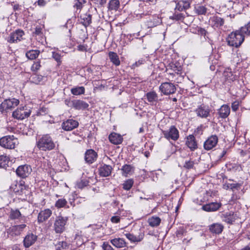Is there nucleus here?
<instances>
[{
    "instance_id": "59",
    "label": "nucleus",
    "mask_w": 250,
    "mask_h": 250,
    "mask_svg": "<svg viewBox=\"0 0 250 250\" xmlns=\"http://www.w3.org/2000/svg\"><path fill=\"white\" fill-rule=\"evenodd\" d=\"M42 33V29L40 27H36L34 33L37 35H40Z\"/></svg>"
},
{
    "instance_id": "44",
    "label": "nucleus",
    "mask_w": 250,
    "mask_h": 250,
    "mask_svg": "<svg viewBox=\"0 0 250 250\" xmlns=\"http://www.w3.org/2000/svg\"><path fill=\"white\" fill-rule=\"evenodd\" d=\"M133 184V179H128L123 184V188L125 190H128L132 187Z\"/></svg>"
},
{
    "instance_id": "11",
    "label": "nucleus",
    "mask_w": 250,
    "mask_h": 250,
    "mask_svg": "<svg viewBox=\"0 0 250 250\" xmlns=\"http://www.w3.org/2000/svg\"><path fill=\"white\" fill-rule=\"evenodd\" d=\"M160 90L165 95H169L175 93L176 87L170 83H164L160 86Z\"/></svg>"
},
{
    "instance_id": "3",
    "label": "nucleus",
    "mask_w": 250,
    "mask_h": 250,
    "mask_svg": "<svg viewBox=\"0 0 250 250\" xmlns=\"http://www.w3.org/2000/svg\"><path fill=\"white\" fill-rule=\"evenodd\" d=\"M19 144L17 138L13 135H8L0 139V146L8 148L13 149Z\"/></svg>"
},
{
    "instance_id": "34",
    "label": "nucleus",
    "mask_w": 250,
    "mask_h": 250,
    "mask_svg": "<svg viewBox=\"0 0 250 250\" xmlns=\"http://www.w3.org/2000/svg\"><path fill=\"white\" fill-rule=\"evenodd\" d=\"M81 20L82 23L87 27L91 22V16L90 14H84L81 16Z\"/></svg>"
},
{
    "instance_id": "25",
    "label": "nucleus",
    "mask_w": 250,
    "mask_h": 250,
    "mask_svg": "<svg viewBox=\"0 0 250 250\" xmlns=\"http://www.w3.org/2000/svg\"><path fill=\"white\" fill-rule=\"evenodd\" d=\"M109 141L113 144L119 145L122 143L123 141L122 136L116 133H111L108 137Z\"/></svg>"
},
{
    "instance_id": "20",
    "label": "nucleus",
    "mask_w": 250,
    "mask_h": 250,
    "mask_svg": "<svg viewBox=\"0 0 250 250\" xmlns=\"http://www.w3.org/2000/svg\"><path fill=\"white\" fill-rule=\"evenodd\" d=\"M97 158V153L93 149H88L85 153L84 159L85 161L92 164L95 162Z\"/></svg>"
},
{
    "instance_id": "12",
    "label": "nucleus",
    "mask_w": 250,
    "mask_h": 250,
    "mask_svg": "<svg viewBox=\"0 0 250 250\" xmlns=\"http://www.w3.org/2000/svg\"><path fill=\"white\" fill-rule=\"evenodd\" d=\"M31 171V167L27 165L20 166L16 170L17 174L21 178L27 177Z\"/></svg>"
},
{
    "instance_id": "64",
    "label": "nucleus",
    "mask_w": 250,
    "mask_h": 250,
    "mask_svg": "<svg viewBox=\"0 0 250 250\" xmlns=\"http://www.w3.org/2000/svg\"><path fill=\"white\" fill-rule=\"evenodd\" d=\"M37 3L38 5L40 6H43L45 5L46 2L44 0H38L37 1Z\"/></svg>"
},
{
    "instance_id": "15",
    "label": "nucleus",
    "mask_w": 250,
    "mask_h": 250,
    "mask_svg": "<svg viewBox=\"0 0 250 250\" xmlns=\"http://www.w3.org/2000/svg\"><path fill=\"white\" fill-rule=\"evenodd\" d=\"M52 214V210L49 208L40 211L38 215V223L41 224L44 222L51 216Z\"/></svg>"
},
{
    "instance_id": "23",
    "label": "nucleus",
    "mask_w": 250,
    "mask_h": 250,
    "mask_svg": "<svg viewBox=\"0 0 250 250\" xmlns=\"http://www.w3.org/2000/svg\"><path fill=\"white\" fill-rule=\"evenodd\" d=\"M112 167L110 165L104 164L99 168V174L102 177H107L110 175Z\"/></svg>"
},
{
    "instance_id": "28",
    "label": "nucleus",
    "mask_w": 250,
    "mask_h": 250,
    "mask_svg": "<svg viewBox=\"0 0 250 250\" xmlns=\"http://www.w3.org/2000/svg\"><path fill=\"white\" fill-rule=\"evenodd\" d=\"M147 100L151 104H156L158 101V95L156 92L151 91L147 93L146 95Z\"/></svg>"
},
{
    "instance_id": "40",
    "label": "nucleus",
    "mask_w": 250,
    "mask_h": 250,
    "mask_svg": "<svg viewBox=\"0 0 250 250\" xmlns=\"http://www.w3.org/2000/svg\"><path fill=\"white\" fill-rule=\"evenodd\" d=\"M125 235L127 239H128L130 241L135 242H140L143 239V235L136 236L133 234H131L129 233H127L125 234Z\"/></svg>"
},
{
    "instance_id": "16",
    "label": "nucleus",
    "mask_w": 250,
    "mask_h": 250,
    "mask_svg": "<svg viewBox=\"0 0 250 250\" xmlns=\"http://www.w3.org/2000/svg\"><path fill=\"white\" fill-rule=\"evenodd\" d=\"M26 227V225L25 224L12 226L8 229L7 233L12 236L19 235Z\"/></svg>"
},
{
    "instance_id": "27",
    "label": "nucleus",
    "mask_w": 250,
    "mask_h": 250,
    "mask_svg": "<svg viewBox=\"0 0 250 250\" xmlns=\"http://www.w3.org/2000/svg\"><path fill=\"white\" fill-rule=\"evenodd\" d=\"M110 243L117 248H123L126 246V243L123 238H116L110 240Z\"/></svg>"
},
{
    "instance_id": "45",
    "label": "nucleus",
    "mask_w": 250,
    "mask_h": 250,
    "mask_svg": "<svg viewBox=\"0 0 250 250\" xmlns=\"http://www.w3.org/2000/svg\"><path fill=\"white\" fill-rule=\"evenodd\" d=\"M67 203V201L65 199H59L55 203V206L58 208H62L64 207Z\"/></svg>"
},
{
    "instance_id": "19",
    "label": "nucleus",
    "mask_w": 250,
    "mask_h": 250,
    "mask_svg": "<svg viewBox=\"0 0 250 250\" xmlns=\"http://www.w3.org/2000/svg\"><path fill=\"white\" fill-rule=\"evenodd\" d=\"M209 23L214 28H219L224 24V20L218 16H213L209 19Z\"/></svg>"
},
{
    "instance_id": "30",
    "label": "nucleus",
    "mask_w": 250,
    "mask_h": 250,
    "mask_svg": "<svg viewBox=\"0 0 250 250\" xmlns=\"http://www.w3.org/2000/svg\"><path fill=\"white\" fill-rule=\"evenodd\" d=\"M108 57L110 61L116 66H119L120 64V61L119 56L117 53L114 52H109Z\"/></svg>"
},
{
    "instance_id": "24",
    "label": "nucleus",
    "mask_w": 250,
    "mask_h": 250,
    "mask_svg": "<svg viewBox=\"0 0 250 250\" xmlns=\"http://www.w3.org/2000/svg\"><path fill=\"white\" fill-rule=\"evenodd\" d=\"M186 144L191 151H193L197 148L195 138L192 135H190L187 137Z\"/></svg>"
},
{
    "instance_id": "43",
    "label": "nucleus",
    "mask_w": 250,
    "mask_h": 250,
    "mask_svg": "<svg viewBox=\"0 0 250 250\" xmlns=\"http://www.w3.org/2000/svg\"><path fill=\"white\" fill-rule=\"evenodd\" d=\"M229 70V69L228 70H226L224 73V75L227 80L230 82L233 81L236 79V76L233 75L232 72Z\"/></svg>"
},
{
    "instance_id": "14",
    "label": "nucleus",
    "mask_w": 250,
    "mask_h": 250,
    "mask_svg": "<svg viewBox=\"0 0 250 250\" xmlns=\"http://www.w3.org/2000/svg\"><path fill=\"white\" fill-rule=\"evenodd\" d=\"M68 103L71 104L70 106H72L77 110H84L89 106V104L87 103L80 100H75ZM67 104L69 106L68 104Z\"/></svg>"
},
{
    "instance_id": "52",
    "label": "nucleus",
    "mask_w": 250,
    "mask_h": 250,
    "mask_svg": "<svg viewBox=\"0 0 250 250\" xmlns=\"http://www.w3.org/2000/svg\"><path fill=\"white\" fill-rule=\"evenodd\" d=\"M41 67L40 61L35 62L31 66V70L36 72L40 69Z\"/></svg>"
},
{
    "instance_id": "9",
    "label": "nucleus",
    "mask_w": 250,
    "mask_h": 250,
    "mask_svg": "<svg viewBox=\"0 0 250 250\" xmlns=\"http://www.w3.org/2000/svg\"><path fill=\"white\" fill-rule=\"evenodd\" d=\"M218 142V136L216 135H211L204 142V148L206 150H210L217 146Z\"/></svg>"
},
{
    "instance_id": "8",
    "label": "nucleus",
    "mask_w": 250,
    "mask_h": 250,
    "mask_svg": "<svg viewBox=\"0 0 250 250\" xmlns=\"http://www.w3.org/2000/svg\"><path fill=\"white\" fill-rule=\"evenodd\" d=\"M164 136L167 139L176 141L179 137V131L175 126L172 125L167 130L163 131Z\"/></svg>"
},
{
    "instance_id": "54",
    "label": "nucleus",
    "mask_w": 250,
    "mask_h": 250,
    "mask_svg": "<svg viewBox=\"0 0 250 250\" xmlns=\"http://www.w3.org/2000/svg\"><path fill=\"white\" fill-rule=\"evenodd\" d=\"M194 165V162L193 161L189 160L186 161L184 165V167L187 169L192 168Z\"/></svg>"
},
{
    "instance_id": "39",
    "label": "nucleus",
    "mask_w": 250,
    "mask_h": 250,
    "mask_svg": "<svg viewBox=\"0 0 250 250\" xmlns=\"http://www.w3.org/2000/svg\"><path fill=\"white\" fill-rule=\"evenodd\" d=\"M43 77L37 74H33L31 76L30 81L31 83L35 84H40L42 81Z\"/></svg>"
},
{
    "instance_id": "63",
    "label": "nucleus",
    "mask_w": 250,
    "mask_h": 250,
    "mask_svg": "<svg viewBox=\"0 0 250 250\" xmlns=\"http://www.w3.org/2000/svg\"><path fill=\"white\" fill-rule=\"evenodd\" d=\"M157 20L158 21H155V23H153L152 24H151V21H148V25L150 26V27H152V26H156L158 23L159 22V21H158V18L157 17Z\"/></svg>"
},
{
    "instance_id": "18",
    "label": "nucleus",
    "mask_w": 250,
    "mask_h": 250,
    "mask_svg": "<svg viewBox=\"0 0 250 250\" xmlns=\"http://www.w3.org/2000/svg\"><path fill=\"white\" fill-rule=\"evenodd\" d=\"M37 240V236L33 233H28L24 237L23 244L25 248H28L32 246Z\"/></svg>"
},
{
    "instance_id": "38",
    "label": "nucleus",
    "mask_w": 250,
    "mask_h": 250,
    "mask_svg": "<svg viewBox=\"0 0 250 250\" xmlns=\"http://www.w3.org/2000/svg\"><path fill=\"white\" fill-rule=\"evenodd\" d=\"M85 92V88L83 86H78L72 88L71 89V92L74 95H80L83 94Z\"/></svg>"
},
{
    "instance_id": "41",
    "label": "nucleus",
    "mask_w": 250,
    "mask_h": 250,
    "mask_svg": "<svg viewBox=\"0 0 250 250\" xmlns=\"http://www.w3.org/2000/svg\"><path fill=\"white\" fill-rule=\"evenodd\" d=\"M86 241V238H83L81 234H77L75 236L74 243H76L77 246L79 247L82 245Z\"/></svg>"
},
{
    "instance_id": "32",
    "label": "nucleus",
    "mask_w": 250,
    "mask_h": 250,
    "mask_svg": "<svg viewBox=\"0 0 250 250\" xmlns=\"http://www.w3.org/2000/svg\"><path fill=\"white\" fill-rule=\"evenodd\" d=\"M190 6V3L188 1H181L177 3L175 7V10L179 11H182L183 10L188 9Z\"/></svg>"
},
{
    "instance_id": "46",
    "label": "nucleus",
    "mask_w": 250,
    "mask_h": 250,
    "mask_svg": "<svg viewBox=\"0 0 250 250\" xmlns=\"http://www.w3.org/2000/svg\"><path fill=\"white\" fill-rule=\"evenodd\" d=\"M21 216V213L20 211L18 210H12L10 214V218L12 219H18Z\"/></svg>"
},
{
    "instance_id": "48",
    "label": "nucleus",
    "mask_w": 250,
    "mask_h": 250,
    "mask_svg": "<svg viewBox=\"0 0 250 250\" xmlns=\"http://www.w3.org/2000/svg\"><path fill=\"white\" fill-rule=\"evenodd\" d=\"M195 11L199 15H204L207 12V8L204 6L200 5L195 8Z\"/></svg>"
},
{
    "instance_id": "31",
    "label": "nucleus",
    "mask_w": 250,
    "mask_h": 250,
    "mask_svg": "<svg viewBox=\"0 0 250 250\" xmlns=\"http://www.w3.org/2000/svg\"><path fill=\"white\" fill-rule=\"evenodd\" d=\"M147 222L151 227H156L160 224L161 219L157 216H152L148 219Z\"/></svg>"
},
{
    "instance_id": "60",
    "label": "nucleus",
    "mask_w": 250,
    "mask_h": 250,
    "mask_svg": "<svg viewBox=\"0 0 250 250\" xmlns=\"http://www.w3.org/2000/svg\"><path fill=\"white\" fill-rule=\"evenodd\" d=\"M198 32L199 34H200L202 35H204V36L206 35V33H207L206 30L205 29H204V28H199L198 30Z\"/></svg>"
},
{
    "instance_id": "56",
    "label": "nucleus",
    "mask_w": 250,
    "mask_h": 250,
    "mask_svg": "<svg viewBox=\"0 0 250 250\" xmlns=\"http://www.w3.org/2000/svg\"><path fill=\"white\" fill-rule=\"evenodd\" d=\"M102 248L104 250H114V249L107 242H105L103 243Z\"/></svg>"
},
{
    "instance_id": "26",
    "label": "nucleus",
    "mask_w": 250,
    "mask_h": 250,
    "mask_svg": "<svg viewBox=\"0 0 250 250\" xmlns=\"http://www.w3.org/2000/svg\"><path fill=\"white\" fill-rule=\"evenodd\" d=\"M223 229L224 226L220 223H213L209 226V230L212 233L220 234Z\"/></svg>"
},
{
    "instance_id": "61",
    "label": "nucleus",
    "mask_w": 250,
    "mask_h": 250,
    "mask_svg": "<svg viewBox=\"0 0 250 250\" xmlns=\"http://www.w3.org/2000/svg\"><path fill=\"white\" fill-rule=\"evenodd\" d=\"M95 1L97 4L101 6L104 5L106 2V0H95Z\"/></svg>"
},
{
    "instance_id": "7",
    "label": "nucleus",
    "mask_w": 250,
    "mask_h": 250,
    "mask_svg": "<svg viewBox=\"0 0 250 250\" xmlns=\"http://www.w3.org/2000/svg\"><path fill=\"white\" fill-rule=\"evenodd\" d=\"M210 111L209 107L204 104L198 106L194 110L197 116L201 118H207L210 115Z\"/></svg>"
},
{
    "instance_id": "55",
    "label": "nucleus",
    "mask_w": 250,
    "mask_h": 250,
    "mask_svg": "<svg viewBox=\"0 0 250 250\" xmlns=\"http://www.w3.org/2000/svg\"><path fill=\"white\" fill-rule=\"evenodd\" d=\"M122 218H121V217L118 214H117L115 216H113L111 218V221L112 223H118L120 222V220L122 219Z\"/></svg>"
},
{
    "instance_id": "49",
    "label": "nucleus",
    "mask_w": 250,
    "mask_h": 250,
    "mask_svg": "<svg viewBox=\"0 0 250 250\" xmlns=\"http://www.w3.org/2000/svg\"><path fill=\"white\" fill-rule=\"evenodd\" d=\"M52 57L57 62L58 65H60L62 63L61 56L56 52H52Z\"/></svg>"
},
{
    "instance_id": "2",
    "label": "nucleus",
    "mask_w": 250,
    "mask_h": 250,
    "mask_svg": "<svg viewBox=\"0 0 250 250\" xmlns=\"http://www.w3.org/2000/svg\"><path fill=\"white\" fill-rule=\"evenodd\" d=\"M37 146L41 150L49 151L55 148V144L49 134H45L37 142Z\"/></svg>"
},
{
    "instance_id": "4",
    "label": "nucleus",
    "mask_w": 250,
    "mask_h": 250,
    "mask_svg": "<svg viewBox=\"0 0 250 250\" xmlns=\"http://www.w3.org/2000/svg\"><path fill=\"white\" fill-rule=\"evenodd\" d=\"M68 221L67 217L58 216L56 217L54 223V229L57 233H62L65 229V226Z\"/></svg>"
},
{
    "instance_id": "1",
    "label": "nucleus",
    "mask_w": 250,
    "mask_h": 250,
    "mask_svg": "<svg viewBox=\"0 0 250 250\" xmlns=\"http://www.w3.org/2000/svg\"><path fill=\"white\" fill-rule=\"evenodd\" d=\"M244 40L245 36L240 29L231 32L227 38L228 44L236 48L239 47L243 42Z\"/></svg>"
},
{
    "instance_id": "6",
    "label": "nucleus",
    "mask_w": 250,
    "mask_h": 250,
    "mask_svg": "<svg viewBox=\"0 0 250 250\" xmlns=\"http://www.w3.org/2000/svg\"><path fill=\"white\" fill-rule=\"evenodd\" d=\"M31 113L30 108L26 106L18 108L12 114L13 117L18 120H22L28 117Z\"/></svg>"
},
{
    "instance_id": "47",
    "label": "nucleus",
    "mask_w": 250,
    "mask_h": 250,
    "mask_svg": "<svg viewBox=\"0 0 250 250\" xmlns=\"http://www.w3.org/2000/svg\"><path fill=\"white\" fill-rule=\"evenodd\" d=\"M240 30L242 34L250 36V22L243 27H242Z\"/></svg>"
},
{
    "instance_id": "51",
    "label": "nucleus",
    "mask_w": 250,
    "mask_h": 250,
    "mask_svg": "<svg viewBox=\"0 0 250 250\" xmlns=\"http://www.w3.org/2000/svg\"><path fill=\"white\" fill-rule=\"evenodd\" d=\"M74 7L77 9H81L83 7V4L86 2V0H75Z\"/></svg>"
},
{
    "instance_id": "42",
    "label": "nucleus",
    "mask_w": 250,
    "mask_h": 250,
    "mask_svg": "<svg viewBox=\"0 0 250 250\" xmlns=\"http://www.w3.org/2000/svg\"><path fill=\"white\" fill-rule=\"evenodd\" d=\"M170 69L175 73H177V74L181 73L182 67L179 63H172L170 64Z\"/></svg>"
},
{
    "instance_id": "58",
    "label": "nucleus",
    "mask_w": 250,
    "mask_h": 250,
    "mask_svg": "<svg viewBox=\"0 0 250 250\" xmlns=\"http://www.w3.org/2000/svg\"><path fill=\"white\" fill-rule=\"evenodd\" d=\"M239 187V185L236 183H230L229 188L230 189L233 190L234 189H237Z\"/></svg>"
},
{
    "instance_id": "10",
    "label": "nucleus",
    "mask_w": 250,
    "mask_h": 250,
    "mask_svg": "<svg viewBox=\"0 0 250 250\" xmlns=\"http://www.w3.org/2000/svg\"><path fill=\"white\" fill-rule=\"evenodd\" d=\"M24 35V33L22 30H16L10 34L7 41L8 42L11 43H17L23 39Z\"/></svg>"
},
{
    "instance_id": "57",
    "label": "nucleus",
    "mask_w": 250,
    "mask_h": 250,
    "mask_svg": "<svg viewBox=\"0 0 250 250\" xmlns=\"http://www.w3.org/2000/svg\"><path fill=\"white\" fill-rule=\"evenodd\" d=\"M231 107L233 111H236L239 108V103L237 101L234 102L232 103Z\"/></svg>"
},
{
    "instance_id": "5",
    "label": "nucleus",
    "mask_w": 250,
    "mask_h": 250,
    "mask_svg": "<svg viewBox=\"0 0 250 250\" xmlns=\"http://www.w3.org/2000/svg\"><path fill=\"white\" fill-rule=\"evenodd\" d=\"M19 103V100L15 98L6 99L0 105V111L7 112L17 106Z\"/></svg>"
},
{
    "instance_id": "62",
    "label": "nucleus",
    "mask_w": 250,
    "mask_h": 250,
    "mask_svg": "<svg viewBox=\"0 0 250 250\" xmlns=\"http://www.w3.org/2000/svg\"><path fill=\"white\" fill-rule=\"evenodd\" d=\"M126 214H127V213L124 211H119L116 213V214L120 216L121 218L123 216H125Z\"/></svg>"
},
{
    "instance_id": "50",
    "label": "nucleus",
    "mask_w": 250,
    "mask_h": 250,
    "mask_svg": "<svg viewBox=\"0 0 250 250\" xmlns=\"http://www.w3.org/2000/svg\"><path fill=\"white\" fill-rule=\"evenodd\" d=\"M88 184V182L86 180H82L77 183L76 186L80 189H83L86 187Z\"/></svg>"
},
{
    "instance_id": "21",
    "label": "nucleus",
    "mask_w": 250,
    "mask_h": 250,
    "mask_svg": "<svg viewBox=\"0 0 250 250\" xmlns=\"http://www.w3.org/2000/svg\"><path fill=\"white\" fill-rule=\"evenodd\" d=\"M221 206L222 204L221 203L212 202L203 206L202 208L203 210L206 211H215L217 210Z\"/></svg>"
},
{
    "instance_id": "22",
    "label": "nucleus",
    "mask_w": 250,
    "mask_h": 250,
    "mask_svg": "<svg viewBox=\"0 0 250 250\" xmlns=\"http://www.w3.org/2000/svg\"><path fill=\"white\" fill-rule=\"evenodd\" d=\"M230 109L228 104H223L218 110V114L220 118L226 119L229 115Z\"/></svg>"
},
{
    "instance_id": "53",
    "label": "nucleus",
    "mask_w": 250,
    "mask_h": 250,
    "mask_svg": "<svg viewBox=\"0 0 250 250\" xmlns=\"http://www.w3.org/2000/svg\"><path fill=\"white\" fill-rule=\"evenodd\" d=\"M184 18V16L182 13H175L172 16L170 17V19L172 20H175L176 21H181Z\"/></svg>"
},
{
    "instance_id": "17",
    "label": "nucleus",
    "mask_w": 250,
    "mask_h": 250,
    "mask_svg": "<svg viewBox=\"0 0 250 250\" xmlns=\"http://www.w3.org/2000/svg\"><path fill=\"white\" fill-rule=\"evenodd\" d=\"M12 188L14 192L19 195L26 194L28 191V188L22 182L17 183Z\"/></svg>"
},
{
    "instance_id": "37",
    "label": "nucleus",
    "mask_w": 250,
    "mask_h": 250,
    "mask_svg": "<svg viewBox=\"0 0 250 250\" xmlns=\"http://www.w3.org/2000/svg\"><path fill=\"white\" fill-rule=\"evenodd\" d=\"M120 6L119 0H110L108 3V9L110 10L117 11Z\"/></svg>"
},
{
    "instance_id": "29",
    "label": "nucleus",
    "mask_w": 250,
    "mask_h": 250,
    "mask_svg": "<svg viewBox=\"0 0 250 250\" xmlns=\"http://www.w3.org/2000/svg\"><path fill=\"white\" fill-rule=\"evenodd\" d=\"M122 175L127 177L128 175H131L134 170V167L130 165H125L121 168Z\"/></svg>"
},
{
    "instance_id": "36",
    "label": "nucleus",
    "mask_w": 250,
    "mask_h": 250,
    "mask_svg": "<svg viewBox=\"0 0 250 250\" xmlns=\"http://www.w3.org/2000/svg\"><path fill=\"white\" fill-rule=\"evenodd\" d=\"M9 158L6 155H0V168H6L8 166Z\"/></svg>"
},
{
    "instance_id": "35",
    "label": "nucleus",
    "mask_w": 250,
    "mask_h": 250,
    "mask_svg": "<svg viewBox=\"0 0 250 250\" xmlns=\"http://www.w3.org/2000/svg\"><path fill=\"white\" fill-rule=\"evenodd\" d=\"M223 221L228 224H232L236 220V215L234 214H228L224 215Z\"/></svg>"
},
{
    "instance_id": "13",
    "label": "nucleus",
    "mask_w": 250,
    "mask_h": 250,
    "mask_svg": "<svg viewBox=\"0 0 250 250\" xmlns=\"http://www.w3.org/2000/svg\"><path fill=\"white\" fill-rule=\"evenodd\" d=\"M79 123L73 119H68L64 121L62 124V128L65 131H71L77 128Z\"/></svg>"
},
{
    "instance_id": "33",
    "label": "nucleus",
    "mask_w": 250,
    "mask_h": 250,
    "mask_svg": "<svg viewBox=\"0 0 250 250\" xmlns=\"http://www.w3.org/2000/svg\"><path fill=\"white\" fill-rule=\"evenodd\" d=\"M40 53L38 50H31L26 53V57L29 60H34L37 58Z\"/></svg>"
}]
</instances>
